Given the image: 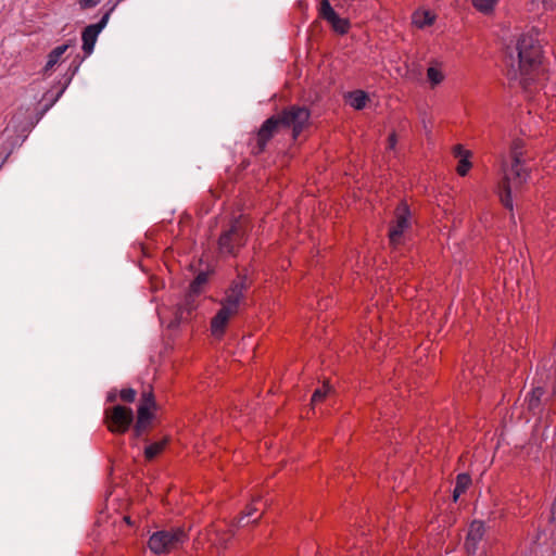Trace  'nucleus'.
<instances>
[{
    "instance_id": "obj_18",
    "label": "nucleus",
    "mask_w": 556,
    "mask_h": 556,
    "mask_svg": "<svg viewBox=\"0 0 556 556\" xmlns=\"http://www.w3.org/2000/svg\"><path fill=\"white\" fill-rule=\"evenodd\" d=\"M70 48L68 43H64L61 46L55 47L49 54H48V61L43 68V74L47 75L50 72L53 71L54 66L61 61L63 54L66 52V50Z\"/></svg>"
},
{
    "instance_id": "obj_32",
    "label": "nucleus",
    "mask_w": 556,
    "mask_h": 556,
    "mask_svg": "<svg viewBox=\"0 0 556 556\" xmlns=\"http://www.w3.org/2000/svg\"><path fill=\"white\" fill-rule=\"evenodd\" d=\"M388 141H389V147L391 149H393L395 147V144H396V135H395V132L390 134V136L388 138Z\"/></svg>"
},
{
    "instance_id": "obj_23",
    "label": "nucleus",
    "mask_w": 556,
    "mask_h": 556,
    "mask_svg": "<svg viewBox=\"0 0 556 556\" xmlns=\"http://www.w3.org/2000/svg\"><path fill=\"white\" fill-rule=\"evenodd\" d=\"M413 23L418 28H425L426 26H431L434 23V16L428 11L415 13L413 15Z\"/></svg>"
},
{
    "instance_id": "obj_5",
    "label": "nucleus",
    "mask_w": 556,
    "mask_h": 556,
    "mask_svg": "<svg viewBox=\"0 0 556 556\" xmlns=\"http://www.w3.org/2000/svg\"><path fill=\"white\" fill-rule=\"evenodd\" d=\"M252 280L244 268L239 271L237 277L230 282L229 287L225 290V294L220 300V305L237 315L247 304L245 293L250 289Z\"/></svg>"
},
{
    "instance_id": "obj_25",
    "label": "nucleus",
    "mask_w": 556,
    "mask_h": 556,
    "mask_svg": "<svg viewBox=\"0 0 556 556\" xmlns=\"http://www.w3.org/2000/svg\"><path fill=\"white\" fill-rule=\"evenodd\" d=\"M427 77L432 86H437V85L441 84L444 79L442 72L439 68L433 67V66H430L427 70Z\"/></svg>"
},
{
    "instance_id": "obj_3",
    "label": "nucleus",
    "mask_w": 556,
    "mask_h": 556,
    "mask_svg": "<svg viewBox=\"0 0 556 556\" xmlns=\"http://www.w3.org/2000/svg\"><path fill=\"white\" fill-rule=\"evenodd\" d=\"M252 229L249 218L244 215L233 217L222 229L217 240V252L222 257H237L247 245Z\"/></svg>"
},
{
    "instance_id": "obj_33",
    "label": "nucleus",
    "mask_w": 556,
    "mask_h": 556,
    "mask_svg": "<svg viewBox=\"0 0 556 556\" xmlns=\"http://www.w3.org/2000/svg\"><path fill=\"white\" fill-rule=\"evenodd\" d=\"M126 522H130L129 517H125Z\"/></svg>"
},
{
    "instance_id": "obj_31",
    "label": "nucleus",
    "mask_w": 556,
    "mask_h": 556,
    "mask_svg": "<svg viewBox=\"0 0 556 556\" xmlns=\"http://www.w3.org/2000/svg\"><path fill=\"white\" fill-rule=\"evenodd\" d=\"M117 391L114 389V390H111L108 395H106V402L108 403H115L116 400H117Z\"/></svg>"
},
{
    "instance_id": "obj_10",
    "label": "nucleus",
    "mask_w": 556,
    "mask_h": 556,
    "mask_svg": "<svg viewBox=\"0 0 556 556\" xmlns=\"http://www.w3.org/2000/svg\"><path fill=\"white\" fill-rule=\"evenodd\" d=\"M319 17L328 22L332 30L339 35H345L351 28L348 18L340 17L331 7L329 0H323L318 11Z\"/></svg>"
},
{
    "instance_id": "obj_1",
    "label": "nucleus",
    "mask_w": 556,
    "mask_h": 556,
    "mask_svg": "<svg viewBox=\"0 0 556 556\" xmlns=\"http://www.w3.org/2000/svg\"><path fill=\"white\" fill-rule=\"evenodd\" d=\"M506 76L509 80H520L527 90L539 73L542 63V47L531 35H521L514 48H507L505 56Z\"/></svg>"
},
{
    "instance_id": "obj_13",
    "label": "nucleus",
    "mask_w": 556,
    "mask_h": 556,
    "mask_svg": "<svg viewBox=\"0 0 556 556\" xmlns=\"http://www.w3.org/2000/svg\"><path fill=\"white\" fill-rule=\"evenodd\" d=\"M485 533V526L483 521L473 520L468 529L465 540V548L468 554L473 555L478 549L479 543L482 541Z\"/></svg>"
},
{
    "instance_id": "obj_15",
    "label": "nucleus",
    "mask_w": 556,
    "mask_h": 556,
    "mask_svg": "<svg viewBox=\"0 0 556 556\" xmlns=\"http://www.w3.org/2000/svg\"><path fill=\"white\" fill-rule=\"evenodd\" d=\"M263 506L262 500H253L250 504L247 505L245 509L241 513L240 517L237 519L238 527H244L249 523H254L260 520L262 517V513L255 516L256 513L261 510Z\"/></svg>"
},
{
    "instance_id": "obj_4",
    "label": "nucleus",
    "mask_w": 556,
    "mask_h": 556,
    "mask_svg": "<svg viewBox=\"0 0 556 556\" xmlns=\"http://www.w3.org/2000/svg\"><path fill=\"white\" fill-rule=\"evenodd\" d=\"M189 540L188 531L174 527L154 532L148 541V547L155 555L169 554L180 548Z\"/></svg>"
},
{
    "instance_id": "obj_22",
    "label": "nucleus",
    "mask_w": 556,
    "mask_h": 556,
    "mask_svg": "<svg viewBox=\"0 0 556 556\" xmlns=\"http://www.w3.org/2000/svg\"><path fill=\"white\" fill-rule=\"evenodd\" d=\"M497 2L498 0H471L472 7L484 15L492 14Z\"/></svg>"
},
{
    "instance_id": "obj_2",
    "label": "nucleus",
    "mask_w": 556,
    "mask_h": 556,
    "mask_svg": "<svg viewBox=\"0 0 556 556\" xmlns=\"http://www.w3.org/2000/svg\"><path fill=\"white\" fill-rule=\"evenodd\" d=\"M509 154L511 165L509 169L505 167V164L503 165L504 176L497 185V194L501 204L508 211L513 212L514 204L511 199V187H521L529 177V173L523 166L527 160L523 140H513Z\"/></svg>"
},
{
    "instance_id": "obj_26",
    "label": "nucleus",
    "mask_w": 556,
    "mask_h": 556,
    "mask_svg": "<svg viewBox=\"0 0 556 556\" xmlns=\"http://www.w3.org/2000/svg\"><path fill=\"white\" fill-rule=\"evenodd\" d=\"M137 391L132 388L122 389L118 393V397L124 403H134L136 401Z\"/></svg>"
},
{
    "instance_id": "obj_8",
    "label": "nucleus",
    "mask_w": 556,
    "mask_h": 556,
    "mask_svg": "<svg viewBox=\"0 0 556 556\" xmlns=\"http://www.w3.org/2000/svg\"><path fill=\"white\" fill-rule=\"evenodd\" d=\"M412 227V212L406 201L402 200L394 210V217L389 224L388 238L390 245L397 247L403 235Z\"/></svg>"
},
{
    "instance_id": "obj_29",
    "label": "nucleus",
    "mask_w": 556,
    "mask_h": 556,
    "mask_svg": "<svg viewBox=\"0 0 556 556\" xmlns=\"http://www.w3.org/2000/svg\"><path fill=\"white\" fill-rule=\"evenodd\" d=\"M80 65V62H77L76 59L71 63L67 72L70 73V77L66 81V84L70 83V80L72 79V77L76 74V72L78 71V67Z\"/></svg>"
},
{
    "instance_id": "obj_17",
    "label": "nucleus",
    "mask_w": 556,
    "mask_h": 556,
    "mask_svg": "<svg viewBox=\"0 0 556 556\" xmlns=\"http://www.w3.org/2000/svg\"><path fill=\"white\" fill-rule=\"evenodd\" d=\"M170 438L168 435H164L160 441L149 443L143 452L144 459L147 462H152L159 455H161L166 446L169 444Z\"/></svg>"
},
{
    "instance_id": "obj_9",
    "label": "nucleus",
    "mask_w": 556,
    "mask_h": 556,
    "mask_svg": "<svg viewBox=\"0 0 556 556\" xmlns=\"http://www.w3.org/2000/svg\"><path fill=\"white\" fill-rule=\"evenodd\" d=\"M279 129L280 126L274 115L267 118L258 131L249 139L251 154H262L266 150L267 143L278 134Z\"/></svg>"
},
{
    "instance_id": "obj_27",
    "label": "nucleus",
    "mask_w": 556,
    "mask_h": 556,
    "mask_svg": "<svg viewBox=\"0 0 556 556\" xmlns=\"http://www.w3.org/2000/svg\"><path fill=\"white\" fill-rule=\"evenodd\" d=\"M206 281H207V274H205V273L198 274L197 277L193 279V281L190 285L191 292L192 293L199 292L201 286L206 283Z\"/></svg>"
},
{
    "instance_id": "obj_14",
    "label": "nucleus",
    "mask_w": 556,
    "mask_h": 556,
    "mask_svg": "<svg viewBox=\"0 0 556 556\" xmlns=\"http://www.w3.org/2000/svg\"><path fill=\"white\" fill-rule=\"evenodd\" d=\"M236 315V313L222 306L211 320L212 334L215 337L224 336L229 320Z\"/></svg>"
},
{
    "instance_id": "obj_7",
    "label": "nucleus",
    "mask_w": 556,
    "mask_h": 556,
    "mask_svg": "<svg viewBox=\"0 0 556 556\" xmlns=\"http://www.w3.org/2000/svg\"><path fill=\"white\" fill-rule=\"evenodd\" d=\"M103 424L112 434H125L132 427L134 412L130 407L121 404L106 407L103 413Z\"/></svg>"
},
{
    "instance_id": "obj_24",
    "label": "nucleus",
    "mask_w": 556,
    "mask_h": 556,
    "mask_svg": "<svg viewBox=\"0 0 556 556\" xmlns=\"http://www.w3.org/2000/svg\"><path fill=\"white\" fill-rule=\"evenodd\" d=\"M332 392L330 386L324 383L320 388H317L311 399V404L316 406L317 404L324 402V400L328 396L329 393Z\"/></svg>"
},
{
    "instance_id": "obj_19",
    "label": "nucleus",
    "mask_w": 556,
    "mask_h": 556,
    "mask_svg": "<svg viewBox=\"0 0 556 556\" xmlns=\"http://www.w3.org/2000/svg\"><path fill=\"white\" fill-rule=\"evenodd\" d=\"M146 409L147 413L156 414L157 404L155 402L152 387L149 390H143L140 397V403L137 409Z\"/></svg>"
},
{
    "instance_id": "obj_12",
    "label": "nucleus",
    "mask_w": 556,
    "mask_h": 556,
    "mask_svg": "<svg viewBox=\"0 0 556 556\" xmlns=\"http://www.w3.org/2000/svg\"><path fill=\"white\" fill-rule=\"evenodd\" d=\"M236 528H239L237 523L229 525L224 521L213 523L207 529V540L216 547H226L232 539Z\"/></svg>"
},
{
    "instance_id": "obj_28",
    "label": "nucleus",
    "mask_w": 556,
    "mask_h": 556,
    "mask_svg": "<svg viewBox=\"0 0 556 556\" xmlns=\"http://www.w3.org/2000/svg\"><path fill=\"white\" fill-rule=\"evenodd\" d=\"M191 298L192 295L189 294L186 300H185V303L184 304H180L178 306V312L180 313V317L182 318L184 317V313L186 312L187 313V316H189L191 314V312L194 309L195 306H193L192 304V301H191Z\"/></svg>"
},
{
    "instance_id": "obj_21",
    "label": "nucleus",
    "mask_w": 556,
    "mask_h": 556,
    "mask_svg": "<svg viewBox=\"0 0 556 556\" xmlns=\"http://www.w3.org/2000/svg\"><path fill=\"white\" fill-rule=\"evenodd\" d=\"M471 484V477L468 473H459L456 477V483L453 491V501L457 502L459 496L468 490Z\"/></svg>"
},
{
    "instance_id": "obj_20",
    "label": "nucleus",
    "mask_w": 556,
    "mask_h": 556,
    "mask_svg": "<svg viewBox=\"0 0 556 556\" xmlns=\"http://www.w3.org/2000/svg\"><path fill=\"white\" fill-rule=\"evenodd\" d=\"M346 98L349 100V104L357 111L363 110L369 101V97L364 90L350 91Z\"/></svg>"
},
{
    "instance_id": "obj_6",
    "label": "nucleus",
    "mask_w": 556,
    "mask_h": 556,
    "mask_svg": "<svg viewBox=\"0 0 556 556\" xmlns=\"http://www.w3.org/2000/svg\"><path fill=\"white\" fill-rule=\"evenodd\" d=\"M274 116L280 128H291L292 139L298 140L304 129L309 126L311 112L305 106L293 104Z\"/></svg>"
},
{
    "instance_id": "obj_11",
    "label": "nucleus",
    "mask_w": 556,
    "mask_h": 556,
    "mask_svg": "<svg viewBox=\"0 0 556 556\" xmlns=\"http://www.w3.org/2000/svg\"><path fill=\"white\" fill-rule=\"evenodd\" d=\"M156 414L147 413L146 409H137L132 424V438L149 442L148 435L155 427Z\"/></svg>"
},
{
    "instance_id": "obj_30",
    "label": "nucleus",
    "mask_w": 556,
    "mask_h": 556,
    "mask_svg": "<svg viewBox=\"0 0 556 556\" xmlns=\"http://www.w3.org/2000/svg\"><path fill=\"white\" fill-rule=\"evenodd\" d=\"M101 0H80L79 4L81 9H90L98 5Z\"/></svg>"
},
{
    "instance_id": "obj_16",
    "label": "nucleus",
    "mask_w": 556,
    "mask_h": 556,
    "mask_svg": "<svg viewBox=\"0 0 556 556\" xmlns=\"http://www.w3.org/2000/svg\"><path fill=\"white\" fill-rule=\"evenodd\" d=\"M453 153H454L455 157H459V161H458V164L456 167V173L460 177H465L469 173L470 168L472 167V163L469 160V157L471 156V153H470V151L465 150L460 144H457L454 147Z\"/></svg>"
}]
</instances>
